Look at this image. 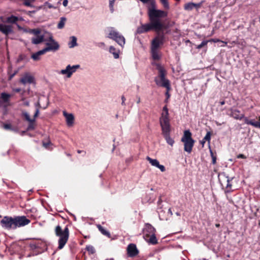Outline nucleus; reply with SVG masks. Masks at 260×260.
Here are the masks:
<instances>
[{
	"instance_id": "obj_1",
	"label": "nucleus",
	"mask_w": 260,
	"mask_h": 260,
	"mask_svg": "<svg viewBox=\"0 0 260 260\" xmlns=\"http://www.w3.org/2000/svg\"><path fill=\"white\" fill-rule=\"evenodd\" d=\"M151 7L148 8V15L150 23L142 24L137 29L138 34H143L154 29L156 31H160L164 27L162 19L166 17L168 13L165 11L156 9L155 2L154 0L150 2Z\"/></svg>"
},
{
	"instance_id": "obj_2",
	"label": "nucleus",
	"mask_w": 260,
	"mask_h": 260,
	"mask_svg": "<svg viewBox=\"0 0 260 260\" xmlns=\"http://www.w3.org/2000/svg\"><path fill=\"white\" fill-rule=\"evenodd\" d=\"M160 124L161 128L162 134L167 142V143L173 146L174 141L170 137V124L169 118L168 109L167 106L163 108L161 117L159 119Z\"/></svg>"
},
{
	"instance_id": "obj_3",
	"label": "nucleus",
	"mask_w": 260,
	"mask_h": 260,
	"mask_svg": "<svg viewBox=\"0 0 260 260\" xmlns=\"http://www.w3.org/2000/svg\"><path fill=\"white\" fill-rule=\"evenodd\" d=\"M152 64L155 66L158 70V75L154 78V81L156 84L160 87H165L168 90L171 89L170 82L168 79L166 78L167 71L159 63L152 62Z\"/></svg>"
},
{
	"instance_id": "obj_4",
	"label": "nucleus",
	"mask_w": 260,
	"mask_h": 260,
	"mask_svg": "<svg viewBox=\"0 0 260 260\" xmlns=\"http://www.w3.org/2000/svg\"><path fill=\"white\" fill-rule=\"evenodd\" d=\"M55 233L56 236L59 237L58 241V248L59 249H61L63 248L68 241L69 237V230L68 228L66 226L64 229L62 230L61 226L58 225L55 228Z\"/></svg>"
},
{
	"instance_id": "obj_5",
	"label": "nucleus",
	"mask_w": 260,
	"mask_h": 260,
	"mask_svg": "<svg viewBox=\"0 0 260 260\" xmlns=\"http://www.w3.org/2000/svg\"><path fill=\"white\" fill-rule=\"evenodd\" d=\"M107 37L115 41L119 46L123 47L125 44L124 37L114 27L107 28Z\"/></svg>"
},
{
	"instance_id": "obj_6",
	"label": "nucleus",
	"mask_w": 260,
	"mask_h": 260,
	"mask_svg": "<svg viewBox=\"0 0 260 260\" xmlns=\"http://www.w3.org/2000/svg\"><path fill=\"white\" fill-rule=\"evenodd\" d=\"M181 141L184 143V150L190 153L194 145V141L191 138V133L189 130H186L184 132Z\"/></svg>"
},
{
	"instance_id": "obj_7",
	"label": "nucleus",
	"mask_w": 260,
	"mask_h": 260,
	"mask_svg": "<svg viewBox=\"0 0 260 260\" xmlns=\"http://www.w3.org/2000/svg\"><path fill=\"white\" fill-rule=\"evenodd\" d=\"M80 66L79 64H76L71 66L70 64L68 65L66 69L61 70L59 71V74L61 75H64L67 78H70L73 73H75L77 69H79Z\"/></svg>"
},
{
	"instance_id": "obj_8",
	"label": "nucleus",
	"mask_w": 260,
	"mask_h": 260,
	"mask_svg": "<svg viewBox=\"0 0 260 260\" xmlns=\"http://www.w3.org/2000/svg\"><path fill=\"white\" fill-rule=\"evenodd\" d=\"M0 224L3 228L7 230L15 229L14 218L5 216L1 220Z\"/></svg>"
},
{
	"instance_id": "obj_9",
	"label": "nucleus",
	"mask_w": 260,
	"mask_h": 260,
	"mask_svg": "<svg viewBox=\"0 0 260 260\" xmlns=\"http://www.w3.org/2000/svg\"><path fill=\"white\" fill-rule=\"evenodd\" d=\"M46 45V47L43 49L46 53L49 51H56L59 48V45L53 39L52 36L49 37V42L47 43Z\"/></svg>"
},
{
	"instance_id": "obj_10",
	"label": "nucleus",
	"mask_w": 260,
	"mask_h": 260,
	"mask_svg": "<svg viewBox=\"0 0 260 260\" xmlns=\"http://www.w3.org/2000/svg\"><path fill=\"white\" fill-rule=\"evenodd\" d=\"M233 179V178H230L226 176L224 173L221 174L219 176V180L221 185L223 186H225L228 191H230L231 189L232 184L230 182Z\"/></svg>"
},
{
	"instance_id": "obj_11",
	"label": "nucleus",
	"mask_w": 260,
	"mask_h": 260,
	"mask_svg": "<svg viewBox=\"0 0 260 260\" xmlns=\"http://www.w3.org/2000/svg\"><path fill=\"white\" fill-rule=\"evenodd\" d=\"M164 41V35L159 34L152 41L151 49H159L160 46L163 44Z\"/></svg>"
},
{
	"instance_id": "obj_12",
	"label": "nucleus",
	"mask_w": 260,
	"mask_h": 260,
	"mask_svg": "<svg viewBox=\"0 0 260 260\" xmlns=\"http://www.w3.org/2000/svg\"><path fill=\"white\" fill-rule=\"evenodd\" d=\"M14 228L26 225L30 222V220L25 216H17L14 218Z\"/></svg>"
},
{
	"instance_id": "obj_13",
	"label": "nucleus",
	"mask_w": 260,
	"mask_h": 260,
	"mask_svg": "<svg viewBox=\"0 0 260 260\" xmlns=\"http://www.w3.org/2000/svg\"><path fill=\"white\" fill-rule=\"evenodd\" d=\"M143 233L144 239H146L155 233V229L150 224L146 223L143 230Z\"/></svg>"
},
{
	"instance_id": "obj_14",
	"label": "nucleus",
	"mask_w": 260,
	"mask_h": 260,
	"mask_svg": "<svg viewBox=\"0 0 260 260\" xmlns=\"http://www.w3.org/2000/svg\"><path fill=\"white\" fill-rule=\"evenodd\" d=\"M127 252L129 256L134 257L138 254L139 251L135 244H130L127 246Z\"/></svg>"
},
{
	"instance_id": "obj_15",
	"label": "nucleus",
	"mask_w": 260,
	"mask_h": 260,
	"mask_svg": "<svg viewBox=\"0 0 260 260\" xmlns=\"http://www.w3.org/2000/svg\"><path fill=\"white\" fill-rule=\"evenodd\" d=\"M146 159L149 161L152 166L157 167L161 172H163L165 171V167L163 165H160L159 161L157 159H152L149 156L146 157Z\"/></svg>"
},
{
	"instance_id": "obj_16",
	"label": "nucleus",
	"mask_w": 260,
	"mask_h": 260,
	"mask_svg": "<svg viewBox=\"0 0 260 260\" xmlns=\"http://www.w3.org/2000/svg\"><path fill=\"white\" fill-rule=\"evenodd\" d=\"M0 31L5 34L7 37L13 32L12 27L11 25L0 24Z\"/></svg>"
},
{
	"instance_id": "obj_17",
	"label": "nucleus",
	"mask_w": 260,
	"mask_h": 260,
	"mask_svg": "<svg viewBox=\"0 0 260 260\" xmlns=\"http://www.w3.org/2000/svg\"><path fill=\"white\" fill-rule=\"evenodd\" d=\"M231 116L233 117L235 119L237 120H241L242 119H244L245 118L244 117V114L241 113L240 111L237 109H231Z\"/></svg>"
},
{
	"instance_id": "obj_18",
	"label": "nucleus",
	"mask_w": 260,
	"mask_h": 260,
	"mask_svg": "<svg viewBox=\"0 0 260 260\" xmlns=\"http://www.w3.org/2000/svg\"><path fill=\"white\" fill-rule=\"evenodd\" d=\"M63 115L66 118V120L68 126H73L74 122V116L73 114L71 113H68L66 111H63Z\"/></svg>"
},
{
	"instance_id": "obj_19",
	"label": "nucleus",
	"mask_w": 260,
	"mask_h": 260,
	"mask_svg": "<svg viewBox=\"0 0 260 260\" xmlns=\"http://www.w3.org/2000/svg\"><path fill=\"white\" fill-rule=\"evenodd\" d=\"M22 115L24 117L25 119L29 123L27 129H34V126L33 125V123L35 121V119L30 118L29 114L26 111L22 112Z\"/></svg>"
},
{
	"instance_id": "obj_20",
	"label": "nucleus",
	"mask_w": 260,
	"mask_h": 260,
	"mask_svg": "<svg viewBox=\"0 0 260 260\" xmlns=\"http://www.w3.org/2000/svg\"><path fill=\"white\" fill-rule=\"evenodd\" d=\"M44 41V36L40 34V35L32 37L31 39V43L34 44H39L42 43Z\"/></svg>"
},
{
	"instance_id": "obj_21",
	"label": "nucleus",
	"mask_w": 260,
	"mask_h": 260,
	"mask_svg": "<svg viewBox=\"0 0 260 260\" xmlns=\"http://www.w3.org/2000/svg\"><path fill=\"white\" fill-rule=\"evenodd\" d=\"M151 56L154 60H158L161 58V53L159 49H151Z\"/></svg>"
},
{
	"instance_id": "obj_22",
	"label": "nucleus",
	"mask_w": 260,
	"mask_h": 260,
	"mask_svg": "<svg viewBox=\"0 0 260 260\" xmlns=\"http://www.w3.org/2000/svg\"><path fill=\"white\" fill-rule=\"evenodd\" d=\"M34 79L33 77L30 75H25L20 79V82L24 85L29 83L31 84L34 82Z\"/></svg>"
},
{
	"instance_id": "obj_23",
	"label": "nucleus",
	"mask_w": 260,
	"mask_h": 260,
	"mask_svg": "<svg viewBox=\"0 0 260 260\" xmlns=\"http://www.w3.org/2000/svg\"><path fill=\"white\" fill-rule=\"evenodd\" d=\"M48 9H56L57 7L53 6V5H52L51 4H50V3H49L48 2H46L44 3V4H43L42 5H41L38 7L39 10L42 9V10H43L45 11H47Z\"/></svg>"
},
{
	"instance_id": "obj_24",
	"label": "nucleus",
	"mask_w": 260,
	"mask_h": 260,
	"mask_svg": "<svg viewBox=\"0 0 260 260\" xmlns=\"http://www.w3.org/2000/svg\"><path fill=\"white\" fill-rule=\"evenodd\" d=\"M244 122L249 125H251L255 127H258L260 128V122L257 121H254L252 120H249L248 118H244Z\"/></svg>"
},
{
	"instance_id": "obj_25",
	"label": "nucleus",
	"mask_w": 260,
	"mask_h": 260,
	"mask_svg": "<svg viewBox=\"0 0 260 260\" xmlns=\"http://www.w3.org/2000/svg\"><path fill=\"white\" fill-rule=\"evenodd\" d=\"M77 46V38L75 36L70 37V41L68 43V46L70 48H73Z\"/></svg>"
},
{
	"instance_id": "obj_26",
	"label": "nucleus",
	"mask_w": 260,
	"mask_h": 260,
	"mask_svg": "<svg viewBox=\"0 0 260 260\" xmlns=\"http://www.w3.org/2000/svg\"><path fill=\"white\" fill-rule=\"evenodd\" d=\"M46 52H45L44 49L40 50L31 55V58L35 60H38L40 59V56L45 54Z\"/></svg>"
},
{
	"instance_id": "obj_27",
	"label": "nucleus",
	"mask_w": 260,
	"mask_h": 260,
	"mask_svg": "<svg viewBox=\"0 0 260 260\" xmlns=\"http://www.w3.org/2000/svg\"><path fill=\"white\" fill-rule=\"evenodd\" d=\"M109 52L113 55L114 58L117 59L119 58V50L116 49L113 46H111L109 47Z\"/></svg>"
},
{
	"instance_id": "obj_28",
	"label": "nucleus",
	"mask_w": 260,
	"mask_h": 260,
	"mask_svg": "<svg viewBox=\"0 0 260 260\" xmlns=\"http://www.w3.org/2000/svg\"><path fill=\"white\" fill-rule=\"evenodd\" d=\"M148 243L152 244H156L157 243V240L155 236V233L150 235L149 237L145 239Z\"/></svg>"
},
{
	"instance_id": "obj_29",
	"label": "nucleus",
	"mask_w": 260,
	"mask_h": 260,
	"mask_svg": "<svg viewBox=\"0 0 260 260\" xmlns=\"http://www.w3.org/2000/svg\"><path fill=\"white\" fill-rule=\"evenodd\" d=\"M19 20H22V18H19L16 16L11 15V16L7 18L6 22L8 23H15Z\"/></svg>"
},
{
	"instance_id": "obj_30",
	"label": "nucleus",
	"mask_w": 260,
	"mask_h": 260,
	"mask_svg": "<svg viewBox=\"0 0 260 260\" xmlns=\"http://www.w3.org/2000/svg\"><path fill=\"white\" fill-rule=\"evenodd\" d=\"M211 134L210 132H208L206 135V136L204 137L203 139L201 141L200 143L202 145V147L204 146V144L206 141H208L209 143H210V139H211Z\"/></svg>"
},
{
	"instance_id": "obj_31",
	"label": "nucleus",
	"mask_w": 260,
	"mask_h": 260,
	"mask_svg": "<svg viewBox=\"0 0 260 260\" xmlns=\"http://www.w3.org/2000/svg\"><path fill=\"white\" fill-rule=\"evenodd\" d=\"M66 21H67V18L64 17H61L60 18L59 21L57 24V28L58 29L63 28L64 26Z\"/></svg>"
},
{
	"instance_id": "obj_32",
	"label": "nucleus",
	"mask_w": 260,
	"mask_h": 260,
	"mask_svg": "<svg viewBox=\"0 0 260 260\" xmlns=\"http://www.w3.org/2000/svg\"><path fill=\"white\" fill-rule=\"evenodd\" d=\"M97 227H98L99 230L101 232V233L103 235L106 236L107 237H108L109 238L110 237V233L108 231H107L106 230H105L102 226L99 224L97 225Z\"/></svg>"
},
{
	"instance_id": "obj_33",
	"label": "nucleus",
	"mask_w": 260,
	"mask_h": 260,
	"mask_svg": "<svg viewBox=\"0 0 260 260\" xmlns=\"http://www.w3.org/2000/svg\"><path fill=\"white\" fill-rule=\"evenodd\" d=\"M159 218L160 220H167L168 219V217L164 216V211L160 208L158 209V211Z\"/></svg>"
},
{
	"instance_id": "obj_34",
	"label": "nucleus",
	"mask_w": 260,
	"mask_h": 260,
	"mask_svg": "<svg viewBox=\"0 0 260 260\" xmlns=\"http://www.w3.org/2000/svg\"><path fill=\"white\" fill-rule=\"evenodd\" d=\"M10 97L11 95L10 94L5 92H2L1 94V98L4 102H8Z\"/></svg>"
},
{
	"instance_id": "obj_35",
	"label": "nucleus",
	"mask_w": 260,
	"mask_h": 260,
	"mask_svg": "<svg viewBox=\"0 0 260 260\" xmlns=\"http://www.w3.org/2000/svg\"><path fill=\"white\" fill-rule=\"evenodd\" d=\"M194 3H188L185 4L184 6V8L186 11H191L194 9Z\"/></svg>"
},
{
	"instance_id": "obj_36",
	"label": "nucleus",
	"mask_w": 260,
	"mask_h": 260,
	"mask_svg": "<svg viewBox=\"0 0 260 260\" xmlns=\"http://www.w3.org/2000/svg\"><path fill=\"white\" fill-rule=\"evenodd\" d=\"M29 32L37 36L41 34V30L39 29H32L29 30Z\"/></svg>"
},
{
	"instance_id": "obj_37",
	"label": "nucleus",
	"mask_w": 260,
	"mask_h": 260,
	"mask_svg": "<svg viewBox=\"0 0 260 260\" xmlns=\"http://www.w3.org/2000/svg\"><path fill=\"white\" fill-rule=\"evenodd\" d=\"M86 249L89 254H93L95 252L94 248L91 245H88L86 247Z\"/></svg>"
},
{
	"instance_id": "obj_38",
	"label": "nucleus",
	"mask_w": 260,
	"mask_h": 260,
	"mask_svg": "<svg viewBox=\"0 0 260 260\" xmlns=\"http://www.w3.org/2000/svg\"><path fill=\"white\" fill-rule=\"evenodd\" d=\"M23 5L27 7H31V4L35 1V0H23Z\"/></svg>"
},
{
	"instance_id": "obj_39",
	"label": "nucleus",
	"mask_w": 260,
	"mask_h": 260,
	"mask_svg": "<svg viewBox=\"0 0 260 260\" xmlns=\"http://www.w3.org/2000/svg\"><path fill=\"white\" fill-rule=\"evenodd\" d=\"M161 4L163 5L164 8L166 9H169V4L168 0H160Z\"/></svg>"
},
{
	"instance_id": "obj_40",
	"label": "nucleus",
	"mask_w": 260,
	"mask_h": 260,
	"mask_svg": "<svg viewBox=\"0 0 260 260\" xmlns=\"http://www.w3.org/2000/svg\"><path fill=\"white\" fill-rule=\"evenodd\" d=\"M115 3V0H110L109 1V8L110 10L111 13H113L114 9V5Z\"/></svg>"
},
{
	"instance_id": "obj_41",
	"label": "nucleus",
	"mask_w": 260,
	"mask_h": 260,
	"mask_svg": "<svg viewBox=\"0 0 260 260\" xmlns=\"http://www.w3.org/2000/svg\"><path fill=\"white\" fill-rule=\"evenodd\" d=\"M208 43V41H203L200 45H198L196 47V48L198 49H200L204 46H206L207 45Z\"/></svg>"
},
{
	"instance_id": "obj_42",
	"label": "nucleus",
	"mask_w": 260,
	"mask_h": 260,
	"mask_svg": "<svg viewBox=\"0 0 260 260\" xmlns=\"http://www.w3.org/2000/svg\"><path fill=\"white\" fill-rule=\"evenodd\" d=\"M204 1H202L201 2L199 3L196 4L194 3V8L197 10H198L202 6V4H203Z\"/></svg>"
},
{
	"instance_id": "obj_43",
	"label": "nucleus",
	"mask_w": 260,
	"mask_h": 260,
	"mask_svg": "<svg viewBox=\"0 0 260 260\" xmlns=\"http://www.w3.org/2000/svg\"><path fill=\"white\" fill-rule=\"evenodd\" d=\"M4 128L6 129H11V125L10 124H5L4 125Z\"/></svg>"
},
{
	"instance_id": "obj_44",
	"label": "nucleus",
	"mask_w": 260,
	"mask_h": 260,
	"mask_svg": "<svg viewBox=\"0 0 260 260\" xmlns=\"http://www.w3.org/2000/svg\"><path fill=\"white\" fill-rule=\"evenodd\" d=\"M39 114V108H37L36 109V112H35V114L34 115V118L33 119H35L36 118L38 117Z\"/></svg>"
},
{
	"instance_id": "obj_45",
	"label": "nucleus",
	"mask_w": 260,
	"mask_h": 260,
	"mask_svg": "<svg viewBox=\"0 0 260 260\" xmlns=\"http://www.w3.org/2000/svg\"><path fill=\"white\" fill-rule=\"evenodd\" d=\"M210 153H211V155L212 157V163L213 164H215L216 163V157L215 156H214L213 153L211 150H210Z\"/></svg>"
},
{
	"instance_id": "obj_46",
	"label": "nucleus",
	"mask_w": 260,
	"mask_h": 260,
	"mask_svg": "<svg viewBox=\"0 0 260 260\" xmlns=\"http://www.w3.org/2000/svg\"><path fill=\"white\" fill-rule=\"evenodd\" d=\"M50 144V142H43V146L46 148H48L49 145Z\"/></svg>"
},
{
	"instance_id": "obj_47",
	"label": "nucleus",
	"mask_w": 260,
	"mask_h": 260,
	"mask_svg": "<svg viewBox=\"0 0 260 260\" xmlns=\"http://www.w3.org/2000/svg\"><path fill=\"white\" fill-rule=\"evenodd\" d=\"M238 158H242V159H245L246 158V156L242 154H240L237 155Z\"/></svg>"
},
{
	"instance_id": "obj_48",
	"label": "nucleus",
	"mask_w": 260,
	"mask_h": 260,
	"mask_svg": "<svg viewBox=\"0 0 260 260\" xmlns=\"http://www.w3.org/2000/svg\"><path fill=\"white\" fill-rule=\"evenodd\" d=\"M219 41H220V40L218 39H212L210 40H208V42H213L214 43H216V42H219Z\"/></svg>"
},
{
	"instance_id": "obj_49",
	"label": "nucleus",
	"mask_w": 260,
	"mask_h": 260,
	"mask_svg": "<svg viewBox=\"0 0 260 260\" xmlns=\"http://www.w3.org/2000/svg\"><path fill=\"white\" fill-rule=\"evenodd\" d=\"M68 3H69V1L68 0H63V2H62V5L64 7H66L68 6Z\"/></svg>"
},
{
	"instance_id": "obj_50",
	"label": "nucleus",
	"mask_w": 260,
	"mask_h": 260,
	"mask_svg": "<svg viewBox=\"0 0 260 260\" xmlns=\"http://www.w3.org/2000/svg\"><path fill=\"white\" fill-rule=\"evenodd\" d=\"M105 46V44L104 42H100L98 44V46L99 47H104Z\"/></svg>"
},
{
	"instance_id": "obj_51",
	"label": "nucleus",
	"mask_w": 260,
	"mask_h": 260,
	"mask_svg": "<svg viewBox=\"0 0 260 260\" xmlns=\"http://www.w3.org/2000/svg\"><path fill=\"white\" fill-rule=\"evenodd\" d=\"M121 100H122L121 104L122 105H125V101L126 99H125V98H124V96H122Z\"/></svg>"
},
{
	"instance_id": "obj_52",
	"label": "nucleus",
	"mask_w": 260,
	"mask_h": 260,
	"mask_svg": "<svg viewBox=\"0 0 260 260\" xmlns=\"http://www.w3.org/2000/svg\"><path fill=\"white\" fill-rule=\"evenodd\" d=\"M23 105H24L25 106H29V102L27 101H24V103H23Z\"/></svg>"
},
{
	"instance_id": "obj_53",
	"label": "nucleus",
	"mask_w": 260,
	"mask_h": 260,
	"mask_svg": "<svg viewBox=\"0 0 260 260\" xmlns=\"http://www.w3.org/2000/svg\"><path fill=\"white\" fill-rule=\"evenodd\" d=\"M219 42L222 44V45H221V47H224L227 44V42H224L222 41H220Z\"/></svg>"
},
{
	"instance_id": "obj_54",
	"label": "nucleus",
	"mask_w": 260,
	"mask_h": 260,
	"mask_svg": "<svg viewBox=\"0 0 260 260\" xmlns=\"http://www.w3.org/2000/svg\"><path fill=\"white\" fill-rule=\"evenodd\" d=\"M20 90H21V89L19 88L13 89V91L16 92H18L20 91Z\"/></svg>"
},
{
	"instance_id": "obj_55",
	"label": "nucleus",
	"mask_w": 260,
	"mask_h": 260,
	"mask_svg": "<svg viewBox=\"0 0 260 260\" xmlns=\"http://www.w3.org/2000/svg\"><path fill=\"white\" fill-rule=\"evenodd\" d=\"M168 213L170 214V216H172L173 215V213H172V211L171 208L169 209Z\"/></svg>"
},
{
	"instance_id": "obj_56",
	"label": "nucleus",
	"mask_w": 260,
	"mask_h": 260,
	"mask_svg": "<svg viewBox=\"0 0 260 260\" xmlns=\"http://www.w3.org/2000/svg\"><path fill=\"white\" fill-rule=\"evenodd\" d=\"M169 90H168L167 91L166 93V95L167 96V98H169L170 97V94L169 93Z\"/></svg>"
},
{
	"instance_id": "obj_57",
	"label": "nucleus",
	"mask_w": 260,
	"mask_h": 260,
	"mask_svg": "<svg viewBox=\"0 0 260 260\" xmlns=\"http://www.w3.org/2000/svg\"><path fill=\"white\" fill-rule=\"evenodd\" d=\"M141 102V99H140V97H138V100H137V104H139Z\"/></svg>"
},
{
	"instance_id": "obj_58",
	"label": "nucleus",
	"mask_w": 260,
	"mask_h": 260,
	"mask_svg": "<svg viewBox=\"0 0 260 260\" xmlns=\"http://www.w3.org/2000/svg\"><path fill=\"white\" fill-rule=\"evenodd\" d=\"M31 248H36L37 247V246L35 245V244H32L31 245Z\"/></svg>"
},
{
	"instance_id": "obj_59",
	"label": "nucleus",
	"mask_w": 260,
	"mask_h": 260,
	"mask_svg": "<svg viewBox=\"0 0 260 260\" xmlns=\"http://www.w3.org/2000/svg\"><path fill=\"white\" fill-rule=\"evenodd\" d=\"M220 104L221 105H223L225 104V102H224V101H223L220 102Z\"/></svg>"
},
{
	"instance_id": "obj_60",
	"label": "nucleus",
	"mask_w": 260,
	"mask_h": 260,
	"mask_svg": "<svg viewBox=\"0 0 260 260\" xmlns=\"http://www.w3.org/2000/svg\"><path fill=\"white\" fill-rule=\"evenodd\" d=\"M36 106L38 107V108H39V107L40 106V104L38 103L37 104H36Z\"/></svg>"
},
{
	"instance_id": "obj_61",
	"label": "nucleus",
	"mask_w": 260,
	"mask_h": 260,
	"mask_svg": "<svg viewBox=\"0 0 260 260\" xmlns=\"http://www.w3.org/2000/svg\"><path fill=\"white\" fill-rule=\"evenodd\" d=\"M176 215L177 216H180V213H179V212H176Z\"/></svg>"
},
{
	"instance_id": "obj_62",
	"label": "nucleus",
	"mask_w": 260,
	"mask_h": 260,
	"mask_svg": "<svg viewBox=\"0 0 260 260\" xmlns=\"http://www.w3.org/2000/svg\"><path fill=\"white\" fill-rule=\"evenodd\" d=\"M29 13H35V11H29L28 12Z\"/></svg>"
},
{
	"instance_id": "obj_63",
	"label": "nucleus",
	"mask_w": 260,
	"mask_h": 260,
	"mask_svg": "<svg viewBox=\"0 0 260 260\" xmlns=\"http://www.w3.org/2000/svg\"><path fill=\"white\" fill-rule=\"evenodd\" d=\"M106 260H113V259L111 258V259H106Z\"/></svg>"
},
{
	"instance_id": "obj_64",
	"label": "nucleus",
	"mask_w": 260,
	"mask_h": 260,
	"mask_svg": "<svg viewBox=\"0 0 260 260\" xmlns=\"http://www.w3.org/2000/svg\"><path fill=\"white\" fill-rule=\"evenodd\" d=\"M258 120H260V116L258 117Z\"/></svg>"
}]
</instances>
